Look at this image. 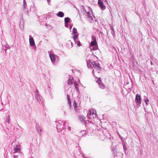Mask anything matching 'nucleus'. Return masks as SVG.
Masks as SVG:
<instances>
[{
    "label": "nucleus",
    "instance_id": "f257e3e1",
    "mask_svg": "<svg viewBox=\"0 0 158 158\" xmlns=\"http://www.w3.org/2000/svg\"><path fill=\"white\" fill-rule=\"evenodd\" d=\"M65 123L64 121L61 120L58 121L56 124V129L58 132H59L62 131L63 129H65V126L64 125Z\"/></svg>",
    "mask_w": 158,
    "mask_h": 158
},
{
    "label": "nucleus",
    "instance_id": "f03ea898",
    "mask_svg": "<svg viewBox=\"0 0 158 158\" xmlns=\"http://www.w3.org/2000/svg\"><path fill=\"white\" fill-rule=\"evenodd\" d=\"M78 118L81 123L84 124L85 127L88 126L87 124L89 121L88 120H85V118L84 115H79L78 116Z\"/></svg>",
    "mask_w": 158,
    "mask_h": 158
},
{
    "label": "nucleus",
    "instance_id": "7ed1b4c3",
    "mask_svg": "<svg viewBox=\"0 0 158 158\" xmlns=\"http://www.w3.org/2000/svg\"><path fill=\"white\" fill-rule=\"evenodd\" d=\"M85 15L86 16L88 20L89 21L90 23H92L93 21V19L92 16L91 15L89 12H86L85 13Z\"/></svg>",
    "mask_w": 158,
    "mask_h": 158
},
{
    "label": "nucleus",
    "instance_id": "20e7f679",
    "mask_svg": "<svg viewBox=\"0 0 158 158\" xmlns=\"http://www.w3.org/2000/svg\"><path fill=\"white\" fill-rule=\"evenodd\" d=\"M94 67L98 70L101 71V67L100 66V64L97 62L94 61L91 63Z\"/></svg>",
    "mask_w": 158,
    "mask_h": 158
},
{
    "label": "nucleus",
    "instance_id": "39448f33",
    "mask_svg": "<svg viewBox=\"0 0 158 158\" xmlns=\"http://www.w3.org/2000/svg\"><path fill=\"white\" fill-rule=\"evenodd\" d=\"M96 111L95 110L93 109H91L89 110V112L87 114H90V115H92L93 118H97L98 115L96 114Z\"/></svg>",
    "mask_w": 158,
    "mask_h": 158
},
{
    "label": "nucleus",
    "instance_id": "423d86ee",
    "mask_svg": "<svg viewBox=\"0 0 158 158\" xmlns=\"http://www.w3.org/2000/svg\"><path fill=\"white\" fill-rule=\"evenodd\" d=\"M88 126L85 127L87 130H90V131H93L94 129L93 127L94 126V124L91 122L87 124Z\"/></svg>",
    "mask_w": 158,
    "mask_h": 158
},
{
    "label": "nucleus",
    "instance_id": "0eeeda50",
    "mask_svg": "<svg viewBox=\"0 0 158 158\" xmlns=\"http://www.w3.org/2000/svg\"><path fill=\"white\" fill-rule=\"evenodd\" d=\"M29 43L30 45L31 46H33L34 45H35V42L33 38L31 36V35H30L29 36Z\"/></svg>",
    "mask_w": 158,
    "mask_h": 158
},
{
    "label": "nucleus",
    "instance_id": "6e6552de",
    "mask_svg": "<svg viewBox=\"0 0 158 158\" xmlns=\"http://www.w3.org/2000/svg\"><path fill=\"white\" fill-rule=\"evenodd\" d=\"M135 101H136L137 102L140 104L141 103V98L140 96L138 94H137L136 95L135 97Z\"/></svg>",
    "mask_w": 158,
    "mask_h": 158
},
{
    "label": "nucleus",
    "instance_id": "1a4fd4ad",
    "mask_svg": "<svg viewBox=\"0 0 158 158\" xmlns=\"http://www.w3.org/2000/svg\"><path fill=\"white\" fill-rule=\"evenodd\" d=\"M98 4H99V5L100 6V7L101 8V9L102 10H103L105 9V6L103 5V2L102 1H101L100 0H98Z\"/></svg>",
    "mask_w": 158,
    "mask_h": 158
},
{
    "label": "nucleus",
    "instance_id": "9d476101",
    "mask_svg": "<svg viewBox=\"0 0 158 158\" xmlns=\"http://www.w3.org/2000/svg\"><path fill=\"white\" fill-rule=\"evenodd\" d=\"M73 82V77L71 76H69V77L68 81L67 82V84L69 85H71L72 84Z\"/></svg>",
    "mask_w": 158,
    "mask_h": 158
},
{
    "label": "nucleus",
    "instance_id": "9b49d317",
    "mask_svg": "<svg viewBox=\"0 0 158 158\" xmlns=\"http://www.w3.org/2000/svg\"><path fill=\"white\" fill-rule=\"evenodd\" d=\"M35 127L36 131L38 133L40 134H41V129L40 125L38 124H36V125Z\"/></svg>",
    "mask_w": 158,
    "mask_h": 158
},
{
    "label": "nucleus",
    "instance_id": "f8f14e48",
    "mask_svg": "<svg viewBox=\"0 0 158 158\" xmlns=\"http://www.w3.org/2000/svg\"><path fill=\"white\" fill-rule=\"evenodd\" d=\"M49 56L52 63H54L56 60V58L54 55L52 54H50L49 55Z\"/></svg>",
    "mask_w": 158,
    "mask_h": 158
},
{
    "label": "nucleus",
    "instance_id": "ddd939ff",
    "mask_svg": "<svg viewBox=\"0 0 158 158\" xmlns=\"http://www.w3.org/2000/svg\"><path fill=\"white\" fill-rule=\"evenodd\" d=\"M98 83L99 84L100 88L102 89H104L105 86V85L103 84H102V82H101V83L100 82H101V81L100 80V79L98 80Z\"/></svg>",
    "mask_w": 158,
    "mask_h": 158
},
{
    "label": "nucleus",
    "instance_id": "4468645a",
    "mask_svg": "<svg viewBox=\"0 0 158 158\" xmlns=\"http://www.w3.org/2000/svg\"><path fill=\"white\" fill-rule=\"evenodd\" d=\"M19 145H16V147H14V150L15 152H19L20 150L19 148Z\"/></svg>",
    "mask_w": 158,
    "mask_h": 158
},
{
    "label": "nucleus",
    "instance_id": "2eb2a0df",
    "mask_svg": "<svg viewBox=\"0 0 158 158\" xmlns=\"http://www.w3.org/2000/svg\"><path fill=\"white\" fill-rule=\"evenodd\" d=\"M64 15V13L61 11H59L56 14L57 16L60 17H63Z\"/></svg>",
    "mask_w": 158,
    "mask_h": 158
},
{
    "label": "nucleus",
    "instance_id": "dca6fc26",
    "mask_svg": "<svg viewBox=\"0 0 158 158\" xmlns=\"http://www.w3.org/2000/svg\"><path fill=\"white\" fill-rule=\"evenodd\" d=\"M10 115H8L7 118H6L5 120V122L6 123H7L8 124H9L10 123Z\"/></svg>",
    "mask_w": 158,
    "mask_h": 158
},
{
    "label": "nucleus",
    "instance_id": "f3484780",
    "mask_svg": "<svg viewBox=\"0 0 158 158\" xmlns=\"http://www.w3.org/2000/svg\"><path fill=\"white\" fill-rule=\"evenodd\" d=\"M92 62L89 60H88L87 61V66L89 68H91L92 64H91Z\"/></svg>",
    "mask_w": 158,
    "mask_h": 158
},
{
    "label": "nucleus",
    "instance_id": "a211bd4d",
    "mask_svg": "<svg viewBox=\"0 0 158 158\" xmlns=\"http://www.w3.org/2000/svg\"><path fill=\"white\" fill-rule=\"evenodd\" d=\"M35 97L37 100L38 102H40V101L41 100V99L40 98L39 95L38 94H35Z\"/></svg>",
    "mask_w": 158,
    "mask_h": 158
},
{
    "label": "nucleus",
    "instance_id": "6ab92c4d",
    "mask_svg": "<svg viewBox=\"0 0 158 158\" xmlns=\"http://www.w3.org/2000/svg\"><path fill=\"white\" fill-rule=\"evenodd\" d=\"M64 23H69L70 21V19L69 17H66L64 18Z\"/></svg>",
    "mask_w": 158,
    "mask_h": 158
},
{
    "label": "nucleus",
    "instance_id": "aec40b11",
    "mask_svg": "<svg viewBox=\"0 0 158 158\" xmlns=\"http://www.w3.org/2000/svg\"><path fill=\"white\" fill-rule=\"evenodd\" d=\"M67 98L68 101V103L69 106H71V100L70 99V97L68 94H67Z\"/></svg>",
    "mask_w": 158,
    "mask_h": 158
},
{
    "label": "nucleus",
    "instance_id": "412c9836",
    "mask_svg": "<svg viewBox=\"0 0 158 158\" xmlns=\"http://www.w3.org/2000/svg\"><path fill=\"white\" fill-rule=\"evenodd\" d=\"M97 42L96 39L92 41L91 43V46H95L97 44Z\"/></svg>",
    "mask_w": 158,
    "mask_h": 158
},
{
    "label": "nucleus",
    "instance_id": "4be33fe9",
    "mask_svg": "<svg viewBox=\"0 0 158 158\" xmlns=\"http://www.w3.org/2000/svg\"><path fill=\"white\" fill-rule=\"evenodd\" d=\"M73 105L74 107V109L76 111L80 110L81 109L80 107H78V108L77 107V104L74 103V104H73Z\"/></svg>",
    "mask_w": 158,
    "mask_h": 158
},
{
    "label": "nucleus",
    "instance_id": "5701e85b",
    "mask_svg": "<svg viewBox=\"0 0 158 158\" xmlns=\"http://www.w3.org/2000/svg\"><path fill=\"white\" fill-rule=\"evenodd\" d=\"M73 39L74 40L75 42L76 43L78 40L77 36L76 35H74L73 36Z\"/></svg>",
    "mask_w": 158,
    "mask_h": 158
},
{
    "label": "nucleus",
    "instance_id": "b1692460",
    "mask_svg": "<svg viewBox=\"0 0 158 158\" xmlns=\"http://www.w3.org/2000/svg\"><path fill=\"white\" fill-rule=\"evenodd\" d=\"M111 33L113 34V36H114V35H115V32L113 27H111Z\"/></svg>",
    "mask_w": 158,
    "mask_h": 158
},
{
    "label": "nucleus",
    "instance_id": "393cba45",
    "mask_svg": "<svg viewBox=\"0 0 158 158\" xmlns=\"http://www.w3.org/2000/svg\"><path fill=\"white\" fill-rule=\"evenodd\" d=\"M95 46H90V50H95L97 49V48L96 47H94Z\"/></svg>",
    "mask_w": 158,
    "mask_h": 158
},
{
    "label": "nucleus",
    "instance_id": "a878e982",
    "mask_svg": "<svg viewBox=\"0 0 158 158\" xmlns=\"http://www.w3.org/2000/svg\"><path fill=\"white\" fill-rule=\"evenodd\" d=\"M73 33L74 34H76L77 33V30L76 28H73Z\"/></svg>",
    "mask_w": 158,
    "mask_h": 158
},
{
    "label": "nucleus",
    "instance_id": "bb28decb",
    "mask_svg": "<svg viewBox=\"0 0 158 158\" xmlns=\"http://www.w3.org/2000/svg\"><path fill=\"white\" fill-rule=\"evenodd\" d=\"M75 43H76L77 45V46H81V43L79 41H78V40H77V41H76V42Z\"/></svg>",
    "mask_w": 158,
    "mask_h": 158
},
{
    "label": "nucleus",
    "instance_id": "cd10ccee",
    "mask_svg": "<svg viewBox=\"0 0 158 158\" xmlns=\"http://www.w3.org/2000/svg\"><path fill=\"white\" fill-rule=\"evenodd\" d=\"M87 116L88 118L90 119H92V118H93L92 117V115H90V114H87Z\"/></svg>",
    "mask_w": 158,
    "mask_h": 158
},
{
    "label": "nucleus",
    "instance_id": "c85d7f7f",
    "mask_svg": "<svg viewBox=\"0 0 158 158\" xmlns=\"http://www.w3.org/2000/svg\"><path fill=\"white\" fill-rule=\"evenodd\" d=\"M74 85L75 86V88H76V89H77V88H78V87H77L78 85L77 83L76 82H74Z\"/></svg>",
    "mask_w": 158,
    "mask_h": 158
},
{
    "label": "nucleus",
    "instance_id": "c756f323",
    "mask_svg": "<svg viewBox=\"0 0 158 158\" xmlns=\"http://www.w3.org/2000/svg\"><path fill=\"white\" fill-rule=\"evenodd\" d=\"M27 3L23 4V8L24 9H25L26 8V7H27Z\"/></svg>",
    "mask_w": 158,
    "mask_h": 158
},
{
    "label": "nucleus",
    "instance_id": "7c9ffc66",
    "mask_svg": "<svg viewBox=\"0 0 158 158\" xmlns=\"http://www.w3.org/2000/svg\"><path fill=\"white\" fill-rule=\"evenodd\" d=\"M123 147L124 150H125V151L127 149L126 146L125 145H123Z\"/></svg>",
    "mask_w": 158,
    "mask_h": 158
},
{
    "label": "nucleus",
    "instance_id": "2f4dec72",
    "mask_svg": "<svg viewBox=\"0 0 158 158\" xmlns=\"http://www.w3.org/2000/svg\"><path fill=\"white\" fill-rule=\"evenodd\" d=\"M68 42L71 43V48H72L73 46V43H72V42H71V41H70V40Z\"/></svg>",
    "mask_w": 158,
    "mask_h": 158
},
{
    "label": "nucleus",
    "instance_id": "473e14b6",
    "mask_svg": "<svg viewBox=\"0 0 158 158\" xmlns=\"http://www.w3.org/2000/svg\"><path fill=\"white\" fill-rule=\"evenodd\" d=\"M149 101V100H148V99H147V100H145V102L146 103V104H147V105H148V102Z\"/></svg>",
    "mask_w": 158,
    "mask_h": 158
},
{
    "label": "nucleus",
    "instance_id": "72a5a7b5",
    "mask_svg": "<svg viewBox=\"0 0 158 158\" xmlns=\"http://www.w3.org/2000/svg\"><path fill=\"white\" fill-rule=\"evenodd\" d=\"M68 129L69 131H71V127H70L68 126Z\"/></svg>",
    "mask_w": 158,
    "mask_h": 158
},
{
    "label": "nucleus",
    "instance_id": "f704fd0d",
    "mask_svg": "<svg viewBox=\"0 0 158 158\" xmlns=\"http://www.w3.org/2000/svg\"><path fill=\"white\" fill-rule=\"evenodd\" d=\"M48 2L49 5L50 3V0H47Z\"/></svg>",
    "mask_w": 158,
    "mask_h": 158
},
{
    "label": "nucleus",
    "instance_id": "c9c22d12",
    "mask_svg": "<svg viewBox=\"0 0 158 158\" xmlns=\"http://www.w3.org/2000/svg\"><path fill=\"white\" fill-rule=\"evenodd\" d=\"M76 89V91H77L78 93H79V90L78 89V88H77V89Z\"/></svg>",
    "mask_w": 158,
    "mask_h": 158
},
{
    "label": "nucleus",
    "instance_id": "e433bc0d",
    "mask_svg": "<svg viewBox=\"0 0 158 158\" xmlns=\"http://www.w3.org/2000/svg\"><path fill=\"white\" fill-rule=\"evenodd\" d=\"M18 156L17 155H15L14 156V158H17Z\"/></svg>",
    "mask_w": 158,
    "mask_h": 158
},
{
    "label": "nucleus",
    "instance_id": "4c0bfd02",
    "mask_svg": "<svg viewBox=\"0 0 158 158\" xmlns=\"http://www.w3.org/2000/svg\"><path fill=\"white\" fill-rule=\"evenodd\" d=\"M5 47L6 48H9V45H6V46H5Z\"/></svg>",
    "mask_w": 158,
    "mask_h": 158
},
{
    "label": "nucleus",
    "instance_id": "58836bf2",
    "mask_svg": "<svg viewBox=\"0 0 158 158\" xmlns=\"http://www.w3.org/2000/svg\"><path fill=\"white\" fill-rule=\"evenodd\" d=\"M38 90H37L36 91H35V94H38Z\"/></svg>",
    "mask_w": 158,
    "mask_h": 158
},
{
    "label": "nucleus",
    "instance_id": "ea45409f",
    "mask_svg": "<svg viewBox=\"0 0 158 158\" xmlns=\"http://www.w3.org/2000/svg\"><path fill=\"white\" fill-rule=\"evenodd\" d=\"M23 4L24 3H26V2L25 0H23Z\"/></svg>",
    "mask_w": 158,
    "mask_h": 158
},
{
    "label": "nucleus",
    "instance_id": "a19ab883",
    "mask_svg": "<svg viewBox=\"0 0 158 158\" xmlns=\"http://www.w3.org/2000/svg\"><path fill=\"white\" fill-rule=\"evenodd\" d=\"M66 114V113L65 111H64V115H65Z\"/></svg>",
    "mask_w": 158,
    "mask_h": 158
},
{
    "label": "nucleus",
    "instance_id": "79ce46f5",
    "mask_svg": "<svg viewBox=\"0 0 158 158\" xmlns=\"http://www.w3.org/2000/svg\"><path fill=\"white\" fill-rule=\"evenodd\" d=\"M74 103L76 104V101H74L73 102V104H74Z\"/></svg>",
    "mask_w": 158,
    "mask_h": 158
},
{
    "label": "nucleus",
    "instance_id": "37998d69",
    "mask_svg": "<svg viewBox=\"0 0 158 158\" xmlns=\"http://www.w3.org/2000/svg\"><path fill=\"white\" fill-rule=\"evenodd\" d=\"M153 63L152 61H151V65H153Z\"/></svg>",
    "mask_w": 158,
    "mask_h": 158
},
{
    "label": "nucleus",
    "instance_id": "c03bdc74",
    "mask_svg": "<svg viewBox=\"0 0 158 158\" xmlns=\"http://www.w3.org/2000/svg\"><path fill=\"white\" fill-rule=\"evenodd\" d=\"M119 135V137L120 138H122V137L121 136V135Z\"/></svg>",
    "mask_w": 158,
    "mask_h": 158
},
{
    "label": "nucleus",
    "instance_id": "a18cd8bd",
    "mask_svg": "<svg viewBox=\"0 0 158 158\" xmlns=\"http://www.w3.org/2000/svg\"><path fill=\"white\" fill-rule=\"evenodd\" d=\"M94 70H93V71L92 72V73H94Z\"/></svg>",
    "mask_w": 158,
    "mask_h": 158
},
{
    "label": "nucleus",
    "instance_id": "49530a36",
    "mask_svg": "<svg viewBox=\"0 0 158 158\" xmlns=\"http://www.w3.org/2000/svg\"><path fill=\"white\" fill-rule=\"evenodd\" d=\"M72 27V26H70V28H71Z\"/></svg>",
    "mask_w": 158,
    "mask_h": 158
},
{
    "label": "nucleus",
    "instance_id": "de8ad7c7",
    "mask_svg": "<svg viewBox=\"0 0 158 158\" xmlns=\"http://www.w3.org/2000/svg\"><path fill=\"white\" fill-rule=\"evenodd\" d=\"M92 15V16H94H94L93 15Z\"/></svg>",
    "mask_w": 158,
    "mask_h": 158
},
{
    "label": "nucleus",
    "instance_id": "09e8293b",
    "mask_svg": "<svg viewBox=\"0 0 158 158\" xmlns=\"http://www.w3.org/2000/svg\"><path fill=\"white\" fill-rule=\"evenodd\" d=\"M92 37L93 38L94 36H92Z\"/></svg>",
    "mask_w": 158,
    "mask_h": 158
}]
</instances>
